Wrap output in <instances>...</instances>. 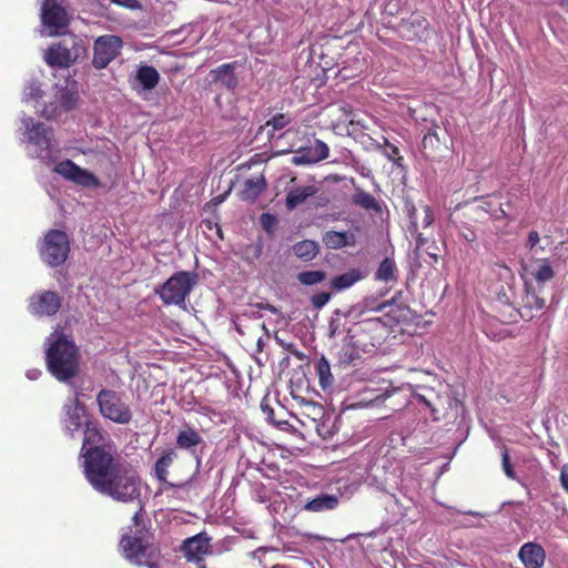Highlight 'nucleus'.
I'll use <instances>...</instances> for the list:
<instances>
[{"mask_svg": "<svg viewBox=\"0 0 568 568\" xmlns=\"http://www.w3.org/2000/svg\"><path fill=\"white\" fill-rule=\"evenodd\" d=\"M54 172L83 187L94 189L100 185V181L94 174L80 168L71 160L59 162L54 166Z\"/></svg>", "mask_w": 568, "mask_h": 568, "instance_id": "12", "label": "nucleus"}, {"mask_svg": "<svg viewBox=\"0 0 568 568\" xmlns=\"http://www.w3.org/2000/svg\"><path fill=\"white\" fill-rule=\"evenodd\" d=\"M261 222H262L264 229L270 230L271 226L274 224L275 220L271 214L264 213L261 216Z\"/></svg>", "mask_w": 568, "mask_h": 568, "instance_id": "47", "label": "nucleus"}, {"mask_svg": "<svg viewBox=\"0 0 568 568\" xmlns=\"http://www.w3.org/2000/svg\"><path fill=\"white\" fill-rule=\"evenodd\" d=\"M235 63H224L210 72L212 81L220 83L227 90H234L239 80L234 73Z\"/></svg>", "mask_w": 568, "mask_h": 568, "instance_id": "18", "label": "nucleus"}, {"mask_svg": "<svg viewBox=\"0 0 568 568\" xmlns=\"http://www.w3.org/2000/svg\"><path fill=\"white\" fill-rule=\"evenodd\" d=\"M407 216L409 219V232L412 236L416 239V245L417 248H422L425 243L426 239L423 236V234L419 232V224L417 221V209L414 204L408 203L406 205Z\"/></svg>", "mask_w": 568, "mask_h": 568, "instance_id": "25", "label": "nucleus"}, {"mask_svg": "<svg viewBox=\"0 0 568 568\" xmlns=\"http://www.w3.org/2000/svg\"><path fill=\"white\" fill-rule=\"evenodd\" d=\"M57 95L59 99V106L65 111L74 108L79 99L78 91L73 85L60 89L57 92Z\"/></svg>", "mask_w": 568, "mask_h": 568, "instance_id": "30", "label": "nucleus"}, {"mask_svg": "<svg viewBox=\"0 0 568 568\" xmlns=\"http://www.w3.org/2000/svg\"><path fill=\"white\" fill-rule=\"evenodd\" d=\"M353 203L367 211L381 212V205L377 200L369 193L358 190L352 199Z\"/></svg>", "mask_w": 568, "mask_h": 568, "instance_id": "29", "label": "nucleus"}, {"mask_svg": "<svg viewBox=\"0 0 568 568\" xmlns=\"http://www.w3.org/2000/svg\"><path fill=\"white\" fill-rule=\"evenodd\" d=\"M265 180L262 175L247 179L241 191V197L244 201H254L264 190Z\"/></svg>", "mask_w": 568, "mask_h": 568, "instance_id": "23", "label": "nucleus"}, {"mask_svg": "<svg viewBox=\"0 0 568 568\" xmlns=\"http://www.w3.org/2000/svg\"><path fill=\"white\" fill-rule=\"evenodd\" d=\"M328 154V145L321 140H315L310 145L296 150L292 163L295 165H311L327 159Z\"/></svg>", "mask_w": 568, "mask_h": 568, "instance_id": "13", "label": "nucleus"}, {"mask_svg": "<svg viewBox=\"0 0 568 568\" xmlns=\"http://www.w3.org/2000/svg\"><path fill=\"white\" fill-rule=\"evenodd\" d=\"M42 93L43 92L40 88V84L36 81H31L30 83H28L23 91V100L26 102L30 100H34L38 102V100L42 97Z\"/></svg>", "mask_w": 568, "mask_h": 568, "instance_id": "35", "label": "nucleus"}, {"mask_svg": "<svg viewBox=\"0 0 568 568\" xmlns=\"http://www.w3.org/2000/svg\"><path fill=\"white\" fill-rule=\"evenodd\" d=\"M501 456H503V463L501 464H503L504 473L506 474V476L508 478L516 479V473H515L514 467H513V465L510 463V458H509V455H508V452H507L506 448L503 450Z\"/></svg>", "mask_w": 568, "mask_h": 568, "instance_id": "38", "label": "nucleus"}, {"mask_svg": "<svg viewBox=\"0 0 568 568\" xmlns=\"http://www.w3.org/2000/svg\"><path fill=\"white\" fill-rule=\"evenodd\" d=\"M175 458L174 452L170 450L164 453L155 463L154 475L161 483H166L169 468Z\"/></svg>", "mask_w": 568, "mask_h": 568, "instance_id": "27", "label": "nucleus"}, {"mask_svg": "<svg viewBox=\"0 0 568 568\" xmlns=\"http://www.w3.org/2000/svg\"><path fill=\"white\" fill-rule=\"evenodd\" d=\"M338 505V498L334 495L322 494L308 500L304 505V509L312 513H321L332 510Z\"/></svg>", "mask_w": 568, "mask_h": 568, "instance_id": "21", "label": "nucleus"}, {"mask_svg": "<svg viewBox=\"0 0 568 568\" xmlns=\"http://www.w3.org/2000/svg\"><path fill=\"white\" fill-rule=\"evenodd\" d=\"M87 42L70 34L62 41L49 47L43 54L45 63L52 68H69L87 54Z\"/></svg>", "mask_w": 568, "mask_h": 568, "instance_id": "4", "label": "nucleus"}, {"mask_svg": "<svg viewBox=\"0 0 568 568\" xmlns=\"http://www.w3.org/2000/svg\"><path fill=\"white\" fill-rule=\"evenodd\" d=\"M37 112L47 119H52L57 115L58 109L54 105H45L43 109H39L38 105H34Z\"/></svg>", "mask_w": 568, "mask_h": 568, "instance_id": "42", "label": "nucleus"}, {"mask_svg": "<svg viewBox=\"0 0 568 568\" xmlns=\"http://www.w3.org/2000/svg\"><path fill=\"white\" fill-rule=\"evenodd\" d=\"M201 436L192 428L181 430L176 438V444L180 448L191 449L201 443Z\"/></svg>", "mask_w": 568, "mask_h": 568, "instance_id": "33", "label": "nucleus"}, {"mask_svg": "<svg viewBox=\"0 0 568 568\" xmlns=\"http://www.w3.org/2000/svg\"><path fill=\"white\" fill-rule=\"evenodd\" d=\"M323 244L329 250H341L356 245V236L352 231H327L322 236Z\"/></svg>", "mask_w": 568, "mask_h": 568, "instance_id": "17", "label": "nucleus"}, {"mask_svg": "<svg viewBox=\"0 0 568 568\" xmlns=\"http://www.w3.org/2000/svg\"><path fill=\"white\" fill-rule=\"evenodd\" d=\"M524 304L528 308L542 310L545 307V300L540 298L536 293L527 291L524 297Z\"/></svg>", "mask_w": 568, "mask_h": 568, "instance_id": "36", "label": "nucleus"}, {"mask_svg": "<svg viewBox=\"0 0 568 568\" xmlns=\"http://www.w3.org/2000/svg\"><path fill=\"white\" fill-rule=\"evenodd\" d=\"M182 551L189 561H201L210 551V538L205 532L197 534L184 540Z\"/></svg>", "mask_w": 568, "mask_h": 568, "instance_id": "15", "label": "nucleus"}, {"mask_svg": "<svg viewBox=\"0 0 568 568\" xmlns=\"http://www.w3.org/2000/svg\"><path fill=\"white\" fill-rule=\"evenodd\" d=\"M518 556L526 568H541L546 558L544 548L535 542L523 545Z\"/></svg>", "mask_w": 568, "mask_h": 568, "instance_id": "16", "label": "nucleus"}, {"mask_svg": "<svg viewBox=\"0 0 568 568\" xmlns=\"http://www.w3.org/2000/svg\"><path fill=\"white\" fill-rule=\"evenodd\" d=\"M498 212L500 213V215H505L504 210L499 209Z\"/></svg>", "mask_w": 568, "mask_h": 568, "instance_id": "57", "label": "nucleus"}, {"mask_svg": "<svg viewBox=\"0 0 568 568\" xmlns=\"http://www.w3.org/2000/svg\"><path fill=\"white\" fill-rule=\"evenodd\" d=\"M42 36L57 37L65 33L70 14L57 0H44L41 6Z\"/></svg>", "mask_w": 568, "mask_h": 568, "instance_id": "7", "label": "nucleus"}, {"mask_svg": "<svg viewBox=\"0 0 568 568\" xmlns=\"http://www.w3.org/2000/svg\"><path fill=\"white\" fill-rule=\"evenodd\" d=\"M329 300H331V294L326 293V292H323V293H318V294L313 295L312 304L316 308H322L323 306H325L329 302Z\"/></svg>", "mask_w": 568, "mask_h": 568, "instance_id": "39", "label": "nucleus"}, {"mask_svg": "<svg viewBox=\"0 0 568 568\" xmlns=\"http://www.w3.org/2000/svg\"><path fill=\"white\" fill-rule=\"evenodd\" d=\"M45 361L49 372L60 382H67L78 372V353L73 342L59 332L47 338Z\"/></svg>", "mask_w": 568, "mask_h": 568, "instance_id": "2", "label": "nucleus"}, {"mask_svg": "<svg viewBox=\"0 0 568 568\" xmlns=\"http://www.w3.org/2000/svg\"><path fill=\"white\" fill-rule=\"evenodd\" d=\"M120 547L125 558L134 565H146L152 568V558L155 554V548L142 541L141 538L135 536H123L120 541Z\"/></svg>", "mask_w": 568, "mask_h": 568, "instance_id": "9", "label": "nucleus"}, {"mask_svg": "<svg viewBox=\"0 0 568 568\" xmlns=\"http://www.w3.org/2000/svg\"><path fill=\"white\" fill-rule=\"evenodd\" d=\"M138 519H139V513H135L134 516H133L134 523H138Z\"/></svg>", "mask_w": 568, "mask_h": 568, "instance_id": "54", "label": "nucleus"}, {"mask_svg": "<svg viewBox=\"0 0 568 568\" xmlns=\"http://www.w3.org/2000/svg\"><path fill=\"white\" fill-rule=\"evenodd\" d=\"M122 44L120 37L113 34L99 37L94 42L93 65L97 69H104L120 53Z\"/></svg>", "mask_w": 568, "mask_h": 568, "instance_id": "10", "label": "nucleus"}, {"mask_svg": "<svg viewBox=\"0 0 568 568\" xmlns=\"http://www.w3.org/2000/svg\"><path fill=\"white\" fill-rule=\"evenodd\" d=\"M262 409L267 414V417L270 418L273 410L267 405H262Z\"/></svg>", "mask_w": 568, "mask_h": 568, "instance_id": "51", "label": "nucleus"}, {"mask_svg": "<svg viewBox=\"0 0 568 568\" xmlns=\"http://www.w3.org/2000/svg\"><path fill=\"white\" fill-rule=\"evenodd\" d=\"M102 434L99 430V428L91 422H89L84 428V438H83V445H82V457L84 458V455L88 450L101 447L99 444L102 442Z\"/></svg>", "mask_w": 568, "mask_h": 568, "instance_id": "24", "label": "nucleus"}, {"mask_svg": "<svg viewBox=\"0 0 568 568\" xmlns=\"http://www.w3.org/2000/svg\"><path fill=\"white\" fill-rule=\"evenodd\" d=\"M539 241H540V237H539L538 232L530 231L529 234H528V239H527V246H528V248L530 251L535 250V247L537 246Z\"/></svg>", "mask_w": 568, "mask_h": 568, "instance_id": "45", "label": "nucleus"}, {"mask_svg": "<svg viewBox=\"0 0 568 568\" xmlns=\"http://www.w3.org/2000/svg\"><path fill=\"white\" fill-rule=\"evenodd\" d=\"M70 252L69 239L62 231L51 230L40 247L41 258L51 266L62 264Z\"/></svg>", "mask_w": 568, "mask_h": 568, "instance_id": "8", "label": "nucleus"}, {"mask_svg": "<svg viewBox=\"0 0 568 568\" xmlns=\"http://www.w3.org/2000/svg\"><path fill=\"white\" fill-rule=\"evenodd\" d=\"M437 143H438V136H437L436 132H428L427 134L424 135L423 141H422L424 149H426L428 146L434 148L435 144H437Z\"/></svg>", "mask_w": 568, "mask_h": 568, "instance_id": "43", "label": "nucleus"}, {"mask_svg": "<svg viewBox=\"0 0 568 568\" xmlns=\"http://www.w3.org/2000/svg\"><path fill=\"white\" fill-rule=\"evenodd\" d=\"M135 80L143 90H152L158 85L160 74L155 68L143 65L136 71Z\"/></svg>", "mask_w": 568, "mask_h": 568, "instance_id": "22", "label": "nucleus"}, {"mask_svg": "<svg viewBox=\"0 0 568 568\" xmlns=\"http://www.w3.org/2000/svg\"><path fill=\"white\" fill-rule=\"evenodd\" d=\"M469 515L477 516L478 514L475 511H468Z\"/></svg>", "mask_w": 568, "mask_h": 568, "instance_id": "56", "label": "nucleus"}, {"mask_svg": "<svg viewBox=\"0 0 568 568\" xmlns=\"http://www.w3.org/2000/svg\"><path fill=\"white\" fill-rule=\"evenodd\" d=\"M111 2L119 4L128 9H139L140 2L138 0H110Z\"/></svg>", "mask_w": 568, "mask_h": 568, "instance_id": "44", "label": "nucleus"}, {"mask_svg": "<svg viewBox=\"0 0 568 568\" xmlns=\"http://www.w3.org/2000/svg\"><path fill=\"white\" fill-rule=\"evenodd\" d=\"M365 276H366V273L363 272L362 270L351 268L347 272H345L338 276H335L331 281V287L337 292H341V291L352 287L357 282L365 278Z\"/></svg>", "mask_w": 568, "mask_h": 568, "instance_id": "19", "label": "nucleus"}, {"mask_svg": "<svg viewBox=\"0 0 568 568\" xmlns=\"http://www.w3.org/2000/svg\"><path fill=\"white\" fill-rule=\"evenodd\" d=\"M199 276L193 272L181 271L174 273L155 293L166 305L185 307V300L197 284Z\"/></svg>", "mask_w": 568, "mask_h": 568, "instance_id": "5", "label": "nucleus"}, {"mask_svg": "<svg viewBox=\"0 0 568 568\" xmlns=\"http://www.w3.org/2000/svg\"><path fill=\"white\" fill-rule=\"evenodd\" d=\"M100 414L116 424H129L132 410L121 394L112 389H102L97 395Z\"/></svg>", "mask_w": 568, "mask_h": 568, "instance_id": "6", "label": "nucleus"}, {"mask_svg": "<svg viewBox=\"0 0 568 568\" xmlns=\"http://www.w3.org/2000/svg\"><path fill=\"white\" fill-rule=\"evenodd\" d=\"M22 123L24 139L31 146L30 153L45 163L52 162L57 149L52 130L30 116L22 118Z\"/></svg>", "mask_w": 568, "mask_h": 568, "instance_id": "3", "label": "nucleus"}, {"mask_svg": "<svg viewBox=\"0 0 568 568\" xmlns=\"http://www.w3.org/2000/svg\"><path fill=\"white\" fill-rule=\"evenodd\" d=\"M560 481L564 488L568 491V465H564L561 468Z\"/></svg>", "mask_w": 568, "mask_h": 568, "instance_id": "48", "label": "nucleus"}, {"mask_svg": "<svg viewBox=\"0 0 568 568\" xmlns=\"http://www.w3.org/2000/svg\"><path fill=\"white\" fill-rule=\"evenodd\" d=\"M477 209H478V210H481V211H484V212H486V213H489V210H488V207H487V203H485L484 205H479V206H477Z\"/></svg>", "mask_w": 568, "mask_h": 568, "instance_id": "53", "label": "nucleus"}, {"mask_svg": "<svg viewBox=\"0 0 568 568\" xmlns=\"http://www.w3.org/2000/svg\"><path fill=\"white\" fill-rule=\"evenodd\" d=\"M262 310H270L271 312L275 313V308L268 304H255L250 307L247 311V314L252 317H261V311Z\"/></svg>", "mask_w": 568, "mask_h": 568, "instance_id": "41", "label": "nucleus"}, {"mask_svg": "<svg viewBox=\"0 0 568 568\" xmlns=\"http://www.w3.org/2000/svg\"><path fill=\"white\" fill-rule=\"evenodd\" d=\"M84 475L100 494L120 503H131L140 497L136 473L125 463L115 460L104 447H95L84 455Z\"/></svg>", "mask_w": 568, "mask_h": 568, "instance_id": "1", "label": "nucleus"}, {"mask_svg": "<svg viewBox=\"0 0 568 568\" xmlns=\"http://www.w3.org/2000/svg\"><path fill=\"white\" fill-rule=\"evenodd\" d=\"M320 385L323 389L329 388L334 383L328 361L322 356L316 364Z\"/></svg>", "mask_w": 568, "mask_h": 568, "instance_id": "31", "label": "nucleus"}, {"mask_svg": "<svg viewBox=\"0 0 568 568\" xmlns=\"http://www.w3.org/2000/svg\"><path fill=\"white\" fill-rule=\"evenodd\" d=\"M422 209H423L422 227L427 229L434 223V212L428 205H424Z\"/></svg>", "mask_w": 568, "mask_h": 568, "instance_id": "40", "label": "nucleus"}, {"mask_svg": "<svg viewBox=\"0 0 568 568\" xmlns=\"http://www.w3.org/2000/svg\"><path fill=\"white\" fill-rule=\"evenodd\" d=\"M297 278L303 285H315L325 278V273L323 271H306L301 272Z\"/></svg>", "mask_w": 568, "mask_h": 568, "instance_id": "34", "label": "nucleus"}, {"mask_svg": "<svg viewBox=\"0 0 568 568\" xmlns=\"http://www.w3.org/2000/svg\"><path fill=\"white\" fill-rule=\"evenodd\" d=\"M397 268L395 262L388 257L384 258L375 273V278L382 282H395Z\"/></svg>", "mask_w": 568, "mask_h": 568, "instance_id": "26", "label": "nucleus"}, {"mask_svg": "<svg viewBox=\"0 0 568 568\" xmlns=\"http://www.w3.org/2000/svg\"><path fill=\"white\" fill-rule=\"evenodd\" d=\"M64 417L62 419L63 428L70 435L79 432L83 426L90 422L87 417L85 406L80 403L79 394L75 392L74 396L69 398L63 405Z\"/></svg>", "mask_w": 568, "mask_h": 568, "instance_id": "11", "label": "nucleus"}, {"mask_svg": "<svg viewBox=\"0 0 568 568\" xmlns=\"http://www.w3.org/2000/svg\"><path fill=\"white\" fill-rule=\"evenodd\" d=\"M329 329H331L329 335L334 336L336 334V327L334 326V322H331Z\"/></svg>", "mask_w": 568, "mask_h": 568, "instance_id": "52", "label": "nucleus"}, {"mask_svg": "<svg viewBox=\"0 0 568 568\" xmlns=\"http://www.w3.org/2000/svg\"><path fill=\"white\" fill-rule=\"evenodd\" d=\"M61 306L60 297L57 293L48 291L33 295L30 300V311L36 315H53Z\"/></svg>", "mask_w": 568, "mask_h": 568, "instance_id": "14", "label": "nucleus"}, {"mask_svg": "<svg viewBox=\"0 0 568 568\" xmlns=\"http://www.w3.org/2000/svg\"><path fill=\"white\" fill-rule=\"evenodd\" d=\"M293 252L297 257L311 261L318 253V245L314 241L304 240L293 246Z\"/></svg>", "mask_w": 568, "mask_h": 568, "instance_id": "28", "label": "nucleus"}, {"mask_svg": "<svg viewBox=\"0 0 568 568\" xmlns=\"http://www.w3.org/2000/svg\"><path fill=\"white\" fill-rule=\"evenodd\" d=\"M530 274L539 284H544L554 277V271L548 260L537 261Z\"/></svg>", "mask_w": 568, "mask_h": 568, "instance_id": "32", "label": "nucleus"}, {"mask_svg": "<svg viewBox=\"0 0 568 568\" xmlns=\"http://www.w3.org/2000/svg\"><path fill=\"white\" fill-rule=\"evenodd\" d=\"M26 375L30 381H37L41 375V371L38 368H32L27 371Z\"/></svg>", "mask_w": 568, "mask_h": 568, "instance_id": "49", "label": "nucleus"}, {"mask_svg": "<svg viewBox=\"0 0 568 568\" xmlns=\"http://www.w3.org/2000/svg\"><path fill=\"white\" fill-rule=\"evenodd\" d=\"M317 193V187L314 185L298 186L291 190L286 196L285 205L288 210H294L300 204L304 203L308 197Z\"/></svg>", "mask_w": 568, "mask_h": 568, "instance_id": "20", "label": "nucleus"}, {"mask_svg": "<svg viewBox=\"0 0 568 568\" xmlns=\"http://www.w3.org/2000/svg\"><path fill=\"white\" fill-rule=\"evenodd\" d=\"M415 398H416L419 403H422V404H424L425 406H427L428 408H430L432 414H435V412H436V410L430 406V403L426 399V397H425L424 395L416 394V395H415Z\"/></svg>", "mask_w": 568, "mask_h": 568, "instance_id": "50", "label": "nucleus"}, {"mask_svg": "<svg viewBox=\"0 0 568 568\" xmlns=\"http://www.w3.org/2000/svg\"><path fill=\"white\" fill-rule=\"evenodd\" d=\"M291 118L287 114H276L266 122V125H272L274 130H282L290 124Z\"/></svg>", "mask_w": 568, "mask_h": 568, "instance_id": "37", "label": "nucleus"}, {"mask_svg": "<svg viewBox=\"0 0 568 568\" xmlns=\"http://www.w3.org/2000/svg\"><path fill=\"white\" fill-rule=\"evenodd\" d=\"M460 236L467 242H474L477 237L476 233L469 227L460 230Z\"/></svg>", "mask_w": 568, "mask_h": 568, "instance_id": "46", "label": "nucleus"}, {"mask_svg": "<svg viewBox=\"0 0 568 568\" xmlns=\"http://www.w3.org/2000/svg\"><path fill=\"white\" fill-rule=\"evenodd\" d=\"M429 255L436 261L437 260V255L434 254V253H429Z\"/></svg>", "mask_w": 568, "mask_h": 568, "instance_id": "55", "label": "nucleus"}, {"mask_svg": "<svg viewBox=\"0 0 568 568\" xmlns=\"http://www.w3.org/2000/svg\"><path fill=\"white\" fill-rule=\"evenodd\" d=\"M223 200H224V196H223V197H221V199H219V201H217V202H219V203H221V202H223Z\"/></svg>", "mask_w": 568, "mask_h": 568, "instance_id": "58", "label": "nucleus"}]
</instances>
